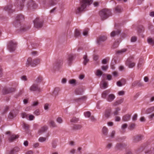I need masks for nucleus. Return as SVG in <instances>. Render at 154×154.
<instances>
[{
    "mask_svg": "<svg viewBox=\"0 0 154 154\" xmlns=\"http://www.w3.org/2000/svg\"><path fill=\"white\" fill-rule=\"evenodd\" d=\"M126 51V50L125 49H122L120 50H119L116 52L117 54H122L123 52H125Z\"/></svg>",
    "mask_w": 154,
    "mask_h": 154,
    "instance_id": "obj_45",
    "label": "nucleus"
},
{
    "mask_svg": "<svg viewBox=\"0 0 154 154\" xmlns=\"http://www.w3.org/2000/svg\"><path fill=\"white\" fill-rule=\"evenodd\" d=\"M153 111H154V106L147 108L146 111V113L147 114H149Z\"/></svg>",
    "mask_w": 154,
    "mask_h": 154,
    "instance_id": "obj_21",
    "label": "nucleus"
},
{
    "mask_svg": "<svg viewBox=\"0 0 154 154\" xmlns=\"http://www.w3.org/2000/svg\"><path fill=\"white\" fill-rule=\"evenodd\" d=\"M18 151V147H15L11 151L10 154H13L14 153V151L15 152H17Z\"/></svg>",
    "mask_w": 154,
    "mask_h": 154,
    "instance_id": "obj_39",
    "label": "nucleus"
},
{
    "mask_svg": "<svg viewBox=\"0 0 154 154\" xmlns=\"http://www.w3.org/2000/svg\"><path fill=\"white\" fill-rule=\"evenodd\" d=\"M83 92V90L82 88L77 89L75 91V93L77 95L82 94Z\"/></svg>",
    "mask_w": 154,
    "mask_h": 154,
    "instance_id": "obj_25",
    "label": "nucleus"
},
{
    "mask_svg": "<svg viewBox=\"0 0 154 154\" xmlns=\"http://www.w3.org/2000/svg\"><path fill=\"white\" fill-rule=\"evenodd\" d=\"M120 110V109L119 107H117L116 108L115 110L113 112L114 115H118L119 114V112Z\"/></svg>",
    "mask_w": 154,
    "mask_h": 154,
    "instance_id": "obj_34",
    "label": "nucleus"
},
{
    "mask_svg": "<svg viewBox=\"0 0 154 154\" xmlns=\"http://www.w3.org/2000/svg\"><path fill=\"white\" fill-rule=\"evenodd\" d=\"M17 45V43L16 42H14L12 41H11L9 42L8 46V49L10 51H13L15 49Z\"/></svg>",
    "mask_w": 154,
    "mask_h": 154,
    "instance_id": "obj_6",
    "label": "nucleus"
},
{
    "mask_svg": "<svg viewBox=\"0 0 154 154\" xmlns=\"http://www.w3.org/2000/svg\"><path fill=\"white\" fill-rule=\"evenodd\" d=\"M99 15L101 20H104L111 15V11L108 9H104L100 11Z\"/></svg>",
    "mask_w": 154,
    "mask_h": 154,
    "instance_id": "obj_3",
    "label": "nucleus"
},
{
    "mask_svg": "<svg viewBox=\"0 0 154 154\" xmlns=\"http://www.w3.org/2000/svg\"><path fill=\"white\" fill-rule=\"evenodd\" d=\"M120 32L121 31L119 29L117 31H113L111 33L110 35L111 37H114L116 35L119 34Z\"/></svg>",
    "mask_w": 154,
    "mask_h": 154,
    "instance_id": "obj_22",
    "label": "nucleus"
},
{
    "mask_svg": "<svg viewBox=\"0 0 154 154\" xmlns=\"http://www.w3.org/2000/svg\"><path fill=\"white\" fill-rule=\"evenodd\" d=\"M115 10L117 12H120L121 11V8L120 6H118L115 8Z\"/></svg>",
    "mask_w": 154,
    "mask_h": 154,
    "instance_id": "obj_50",
    "label": "nucleus"
},
{
    "mask_svg": "<svg viewBox=\"0 0 154 154\" xmlns=\"http://www.w3.org/2000/svg\"><path fill=\"white\" fill-rule=\"evenodd\" d=\"M25 0H19L20 2L21 1H22V3H21L20 5L19 6H18V8H19V10H21L22 9L23 7V6H24L23 5V3L24 2Z\"/></svg>",
    "mask_w": 154,
    "mask_h": 154,
    "instance_id": "obj_33",
    "label": "nucleus"
},
{
    "mask_svg": "<svg viewBox=\"0 0 154 154\" xmlns=\"http://www.w3.org/2000/svg\"><path fill=\"white\" fill-rule=\"evenodd\" d=\"M15 116V115H14L13 112H11L9 115L8 117L10 119H12Z\"/></svg>",
    "mask_w": 154,
    "mask_h": 154,
    "instance_id": "obj_53",
    "label": "nucleus"
},
{
    "mask_svg": "<svg viewBox=\"0 0 154 154\" xmlns=\"http://www.w3.org/2000/svg\"><path fill=\"white\" fill-rule=\"evenodd\" d=\"M24 20V17L22 14H19L16 17V20L13 23L14 25L17 27H19L22 31H25L30 28L29 26L26 27L23 23Z\"/></svg>",
    "mask_w": 154,
    "mask_h": 154,
    "instance_id": "obj_1",
    "label": "nucleus"
},
{
    "mask_svg": "<svg viewBox=\"0 0 154 154\" xmlns=\"http://www.w3.org/2000/svg\"><path fill=\"white\" fill-rule=\"evenodd\" d=\"M103 134L105 135H107L108 131V130L107 127L105 126L103 127L102 130Z\"/></svg>",
    "mask_w": 154,
    "mask_h": 154,
    "instance_id": "obj_24",
    "label": "nucleus"
},
{
    "mask_svg": "<svg viewBox=\"0 0 154 154\" xmlns=\"http://www.w3.org/2000/svg\"><path fill=\"white\" fill-rule=\"evenodd\" d=\"M73 60V56L72 54L69 55L67 57V63L69 65H70L71 64Z\"/></svg>",
    "mask_w": 154,
    "mask_h": 154,
    "instance_id": "obj_14",
    "label": "nucleus"
},
{
    "mask_svg": "<svg viewBox=\"0 0 154 154\" xmlns=\"http://www.w3.org/2000/svg\"><path fill=\"white\" fill-rule=\"evenodd\" d=\"M137 115L136 114H134L132 117V120L133 121H136L137 119Z\"/></svg>",
    "mask_w": 154,
    "mask_h": 154,
    "instance_id": "obj_58",
    "label": "nucleus"
},
{
    "mask_svg": "<svg viewBox=\"0 0 154 154\" xmlns=\"http://www.w3.org/2000/svg\"><path fill=\"white\" fill-rule=\"evenodd\" d=\"M33 23L34 27L37 28H40L42 26L43 20L39 18H36Z\"/></svg>",
    "mask_w": 154,
    "mask_h": 154,
    "instance_id": "obj_5",
    "label": "nucleus"
},
{
    "mask_svg": "<svg viewBox=\"0 0 154 154\" xmlns=\"http://www.w3.org/2000/svg\"><path fill=\"white\" fill-rule=\"evenodd\" d=\"M62 61L60 60H57L55 63L54 66L55 67H59L62 64Z\"/></svg>",
    "mask_w": 154,
    "mask_h": 154,
    "instance_id": "obj_29",
    "label": "nucleus"
},
{
    "mask_svg": "<svg viewBox=\"0 0 154 154\" xmlns=\"http://www.w3.org/2000/svg\"><path fill=\"white\" fill-rule=\"evenodd\" d=\"M137 40V38L135 36H133L131 37V41L132 42H135Z\"/></svg>",
    "mask_w": 154,
    "mask_h": 154,
    "instance_id": "obj_57",
    "label": "nucleus"
},
{
    "mask_svg": "<svg viewBox=\"0 0 154 154\" xmlns=\"http://www.w3.org/2000/svg\"><path fill=\"white\" fill-rule=\"evenodd\" d=\"M135 124L134 123L131 124L129 126V128L130 129H133L135 128Z\"/></svg>",
    "mask_w": 154,
    "mask_h": 154,
    "instance_id": "obj_52",
    "label": "nucleus"
},
{
    "mask_svg": "<svg viewBox=\"0 0 154 154\" xmlns=\"http://www.w3.org/2000/svg\"><path fill=\"white\" fill-rule=\"evenodd\" d=\"M23 127L26 130H27L29 128V125L26 124L24 123Z\"/></svg>",
    "mask_w": 154,
    "mask_h": 154,
    "instance_id": "obj_44",
    "label": "nucleus"
},
{
    "mask_svg": "<svg viewBox=\"0 0 154 154\" xmlns=\"http://www.w3.org/2000/svg\"><path fill=\"white\" fill-rule=\"evenodd\" d=\"M115 134V131H112L111 134V135H110L111 137H114V136Z\"/></svg>",
    "mask_w": 154,
    "mask_h": 154,
    "instance_id": "obj_64",
    "label": "nucleus"
},
{
    "mask_svg": "<svg viewBox=\"0 0 154 154\" xmlns=\"http://www.w3.org/2000/svg\"><path fill=\"white\" fill-rule=\"evenodd\" d=\"M12 5H7L4 8V10L8 11L9 13H11L13 12V10L11 9Z\"/></svg>",
    "mask_w": 154,
    "mask_h": 154,
    "instance_id": "obj_17",
    "label": "nucleus"
},
{
    "mask_svg": "<svg viewBox=\"0 0 154 154\" xmlns=\"http://www.w3.org/2000/svg\"><path fill=\"white\" fill-rule=\"evenodd\" d=\"M131 118V115L129 114H127L124 116L122 118V120L124 121H128Z\"/></svg>",
    "mask_w": 154,
    "mask_h": 154,
    "instance_id": "obj_18",
    "label": "nucleus"
},
{
    "mask_svg": "<svg viewBox=\"0 0 154 154\" xmlns=\"http://www.w3.org/2000/svg\"><path fill=\"white\" fill-rule=\"evenodd\" d=\"M80 32L79 31L78 29H76L75 31V36L76 37H78L80 35Z\"/></svg>",
    "mask_w": 154,
    "mask_h": 154,
    "instance_id": "obj_43",
    "label": "nucleus"
},
{
    "mask_svg": "<svg viewBox=\"0 0 154 154\" xmlns=\"http://www.w3.org/2000/svg\"><path fill=\"white\" fill-rule=\"evenodd\" d=\"M115 98V96L113 94H110L106 98L107 100L109 102H111Z\"/></svg>",
    "mask_w": 154,
    "mask_h": 154,
    "instance_id": "obj_12",
    "label": "nucleus"
},
{
    "mask_svg": "<svg viewBox=\"0 0 154 154\" xmlns=\"http://www.w3.org/2000/svg\"><path fill=\"white\" fill-rule=\"evenodd\" d=\"M121 120L120 118L118 116H116L115 117V121L116 122L119 121Z\"/></svg>",
    "mask_w": 154,
    "mask_h": 154,
    "instance_id": "obj_62",
    "label": "nucleus"
},
{
    "mask_svg": "<svg viewBox=\"0 0 154 154\" xmlns=\"http://www.w3.org/2000/svg\"><path fill=\"white\" fill-rule=\"evenodd\" d=\"M110 92L109 90H107L103 92L102 94V97L104 99H106L107 95Z\"/></svg>",
    "mask_w": 154,
    "mask_h": 154,
    "instance_id": "obj_15",
    "label": "nucleus"
},
{
    "mask_svg": "<svg viewBox=\"0 0 154 154\" xmlns=\"http://www.w3.org/2000/svg\"><path fill=\"white\" fill-rule=\"evenodd\" d=\"M83 58L84 59L83 63L84 65H86L89 61V60L88 58V56L86 55L83 56Z\"/></svg>",
    "mask_w": 154,
    "mask_h": 154,
    "instance_id": "obj_23",
    "label": "nucleus"
},
{
    "mask_svg": "<svg viewBox=\"0 0 154 154\" xmlns=\"http://www.w3.org/2000/svg\"><path fill=\"white\" fill-rule=\"evenodd\" d=\"M29 90L31 91H39L40 88L37 84H33L29 88Z\"/></svg>",
    "mask_w": 154,
    "mask_h": 154,
    "instance_id": "obj_7",
    "label": "nucleus"
},
{
    "mask_svg": "<svg viewBox=\"0 0 154 154\" xmlns=\"http://www.w3.org/2000/svg\"><path fill=\"white\" fill-rule=\"evenodd\" d=\"M75 81L74 79H71L69 81V82L70 84H73L75 83Z\"/></svg>",
    "mask_w": 154,
    "mask_h": 154,
    "instance_id": "obj_63",
    "label": "nucleus"
},
{
    "mask_svg": "<svg viewBox=\"0 0 154 154\" xmlns=\"http://www.w3.org/2000/svg\"><path fill=\"white\" fill-rule=\"evenodd\" d=\"M126 65L129 68H132L134 67L135 65V63L134 62H132L128 59L126 62Z\"/></svg>",
    "mask_w": 154,
    "mask_h": 154,
    "instance_id": "obj_11",
    "label": "nucleus"
},
{
    "mask_svg": "<svg viewBox=\"0 0 154 154\" xmlns=\"http://www.w3.org/2000/svg\"><path fill=\"white\" fill-rule=\"evenodd\" d=\"M101 84H102V87L104 88H106L108 87V83L105 81H102L101 82Z\"/></svg>",
    "mask_w": 154,
    "mask_h": 154,
    "instance_id": "obj_31",
    "label": "nucleus"
},
{
    "mask_svg": "<svg viewBox=\"0 0 154 154\" xmlns=\"http://www.w3.org/2000/svg\"><path fill=\"white\" fill-rule=\"evenodd\" d=\"M46 140V138L43 137H40L38 139V141L40 142L45 141Z\"/></svg>",
    "mask_w": 154,
    "mask_h": 154,
    "instance_id": "obj_46",
    "label": "nucleus"
},
{
    "mask_svg": "<svg viewBox=\"0 0 154 154\" xmlns=\"http://www.w3.org/2000/svg\"><path fill=\"white\" fill-rule=\"evenodd\" d=\"M128 126V125L127 124H123L121 127V128L122 130H125L126 129Z\"/></svg>",
    "mask_w": 154,
    "mask_h": 154,
    "instance_id": "obj_49",
    "label": "nucleus"
},
{
    "mask_svg": "<svg viewBox=\"0 0 154 154\" xmlns=\"http://www.w3.org/2000/svg\"><path fill=\"white\" fill-rule=\"evenodd\" d=\"M123 102V100L122 99H121L118 100L113 103V105L114 106H116L117 105H119L122 103Z\"/></svg>",
    "mask_w": 154,
    "mask_h": 154,
    "instance_id": "obj_28",
    "label": "nucleus"
},
{
    "mask_svg": "<svg viewBox=\"0 0 154 154\" xmlns=\"http://www.w3.org/2000/svg\"><path fill=\"white\" fill-rule=\"evenodd\" d=\"M107 38V37L105 36H100L97 38V43L98 44L100 45L102 42L106 41Z\"/></svg>",
    "mask_w": 154,
    "mask_h": 154,
    "instance_id": "obj_9",
    "label": "nucleus"
},
{
    "mask_svg": "<svg viewBox=\"0 0 154 154\" xmlns=\"http://www.w3.org/2000/svg\"><path fill=\"white\" fill-rule=\"evenodd\" d=\"M119 43L118 41H116L112 45V48H117L119 45Z\"/></svg>",
    "mask_w": 154,
    "mask_h": 154,
    "instance_id": "obj_36",
    "label": "nucleus"
},
{
    "mask_svg": "<svg viewBox=\"0 0 154 154\" xmlns=\"http://www.w3.org/2000/svg\"><path fill=\"white\" fill-rule=\"evenodd\" d=\"M85 116L86 117H89L91 116V113L89 111H87L84 113Z\"/></svg>",
    "mask_w": 154,
    "mask_h": 154,
    "instance_id": "obj_38",
    "label": "nucleus"
},
{
    "mask_svg": "<svg viewBox=\"0 0 154 154\" xmlns=\"http://www.w3.org/2000/svg\"><path fill=\"white\" fill-rule=\"evenodd\" d=\"M21 116L23 118H26L27 119H28V114H27L26 113H22L21 114Z\"/></svg>",
    "mask_w": 154,
    "mask_h": 154,
    "instance_id": "obj_37",
    "label": "nucleus"
},
{
    "mask_svg": "<svg viewBox=\"0 0 154 154\" xmlns=\"http://www.w3.org/2000/svg\"><path fill=\"white\" fill-rule=\"evenodd\" d=\"M43 79V78L41 76H38L36 79V81L37 82H41Z\"/></svg>",
    "mask_w": 154,
    "mask_h": 154,
    "instance_id": "obj_41",
    "label": "nucleus"
},
{
    "mask_svg": "<svg viewBox=\"0 0 154 154\" xmlns=\"http://www.w3.org/2000/svg\"><path fill=\"white\" fill-rule=\"evenodd\" d=\"M108 68L107 66H102V69L103 70H106Z\"/></svg>",
    "mask_w": 154,
    "mask_h": 154,
    "instance_id": "obj_59",
    "label": "nucleus"
},
{
    "mask_svg": "<svg viewBox=\"0 0 154 154\" xmlns=\"http://www.w3.org/2000/svg\"><path fill=\"white\" fill-rule=\"evenodd\" d=\"M102 73L103 72L101 71L99 69H97V70L95 74L97 76H101L102 75Z\"/></svg>",
    "mask_w": 154,
    "mask_h": 154,
    "instance_id": "obj_35",
    "label": "nucleus"
},
{
    "mask_svg": "<svg viewBox=\"0 0 154 154\" xmlns=\"http://www.w3.org/2000/svg\"><path fill=\"white\" fill-rule=\"evenodd\" d=\"M37 5L33 1H30L29 2L28 4V7L29 9H34L36 8Z\"/></svg>",
    "mask_w": 154,
    "mask_h": 154,
    "instance_id": "obj_10",
    "label": "nucleus"
},
{
    "mask_svg": "<svg viewBox=\"0 0 154 154\" xmlns=\"http://www.w3.org/2000/svg\"><path fill=\"white\" fill-rule=\"evenodd\" d=\"M18 135L14 134L10 135L9 138V141L10 142H11L18 138Z\"/></svg>",
    "mask_w": 154,
    "mask_h": 154,
    "instance_id": "obj_16",
    "label": "nucleus"
},
{
    "mask_svg": "<svg viewBox=\"0 0 154 154\" xmlns=\"http://www.w3.org/2000/svg\"><path fill=\"white\" fill-rule=\"evenodd\" d=\"M88 29H85L83 32V34L84 35H87L88 33Z\"/></svg>",
    "mask_w": 154,
    "mask_h": 154,
    "instance_id": "obj_55",
    "label": "nucleus"
},
{
    "mask_svg": "<svg viewBox=\"0 0 154 154\" xmlns=\"http://www.w3.org/2000/svg\"><path fill=\"white\" fill-rule=\"evenodd\" d=\"M98 58L99 57L97 55H94L93 57V59L95 61L97 60L98 59Z\"/></svg>",
    "mask_w": 154,
    "mask_h": 154,
    "instance_id": "obj_60",
    "label": "nucleus"
},
{
    "mask_svg": "<svg viewBox=\"0 0 154 154\" xmlns=\"http://www.w3.org/2000/svg\"><path fill=\"white\" fill-rule=\"evenodd\" d=\"M40 113V112L38 109L36 110L34 112V114L36 116L39 115Z\"/></svg>",
    "mask_w": 154,
    "mask_h": 154,
    "instance_id": "obj_54",
    "label": "nucleus"
},
{
    "mask_svg": "<svg viewBox=\"0 0 154 154\" xmlns=\"http://www.w3.org/2000/svg\"><path fill=\"white\" fill-rule=\"evenodd\" d=\"M125 144H123L121 143H118L117 144L116 146V149H120L122 148L125 146Z\"/></svg>",
    "mask_w": 154,
    "mask_h": 154,
    "instance_id": "obj_20",
    "label": "nucleus"
},
{
    "mask_svg": "<svg viewBox=\"0 0 154 154\" xmlns=\"http://www.w3.org/2000/svg\"><path fill=\"white\" fill-rule=\"evenodd\" d=\"M49 123V125L50 127H56V124L53 120H50Z\"/></svg>",
    "mask_w": 154,
    "mask_h": 154,
    "instance_id": "obj_27",
    "label": "nucleus"
},
{
    "mask_svg": "<svg viewBox=\"0 0 154 154\" xmlns=\"http://www.w3.org/2000/svg\"><path fill=\"white\" fill-rule=\"evenodd\" d=\"M82 128L81 125H75L73 126V129L75 130L80 129Z\"/></svg>",
    "mask_w": 154,
    "mask_h": 154,
    "instance_id": "obj_32",
    "label": "nucleus"
},
{
    "mask_svg": "<svg viewBox=\"0 0 154 154\" xmlns=\"http://www.w3.org/2000/svg\"><path fill=\"white\" fill-rule=\"evenodd\" d=\"M141 139V135H138L134 137L133 140L134 142H136L140 140Z\"/></svg>",
    "mask_w": 154,
    "mask_h": 154,
    "instance_id": "obj_19",
    "label": "nucleus"
},
{
    "mask_svg": "<svg viewBox=\"0 0 154 154\" xmlns=\"http://www.w3.org/2000/svg\"><path fill=\"white\" fill-rule=\"evenodd\" d=\"M50 2L51 5H54L56 4V0H49Z\"/></svg>",
    "mask_w": 154,
    "mask_h": 154,
    "instance_id": "obj_48",
    "label": "nucleus"
},
{
    "mask_svg": "<svg viewBox=\"0 0 154 154\" xmlns=\"http://www.w3.org/2000/svg\"><path fill=\"white\" fill-rule=\"evenodd\" d=\"M154 117V113L151 114V115H150L148 116L149 118L150 119V120H152L153 118Z\"/></svg>",
    "mask_w": 154,
    "mask_h": 154,
    "instance_id": "obj_56",
    "label": "nucleus"
},
{
    "mask_svg": "<svg viewBox=\"0 0 154 154\" xmlns=\"http://www.w3.org/2000/svg\"><path fill=\"white\" fill-rule=\"evenodd\" d=\"M15 88H5L3 90L2 92L4 94H5L14 92L15 91Z\"/></svg>",
    "mask_w": 154,
    "mask_h": 154,
    "instance_id": "obj_8",
    "label": "nucleus"
},
{
    "mask_svg": "<svg viewBox=\"0 0 154 154\" xmlns=\"http://www.w3.org/2000/svg\"><path fill=\"white\" fill-rule=\"evenodd\" d=\"M35 118L34 116L32 115L28 114L29 120H33Z\"/></svg>",
    "mask_w": 154,
    "mask_h": 154,
    "instance_id": "obj_47",
    "label": "nucleus"
},
{
    "mask_svg": "<svg viewBox=\"0 0 154 154\" xmlns=\"http://www.w3.org/2000/svg\"><path fill=\"white\" fill-rule=\"evenodd\" d=\"M111 112V109L106 110L105 113V116L106 117H109L110 114Z\"/></svg>",
    "mask_w": 154,
    "mask_h": 154,
    "instance_id": "obj_26",
    "label": "nucleus"
},
{
    "mask_svg": "<svg viewBox=\"0 0 154 154\" xmlns=\"http://www.w3.org/2000/svg\"><path fill=\"white\" fill-rule=\"evenodd\" d=\"M39 146V143H34L33 145V147L35 148L38 147Z\"/></svg>",
    "mask_w": 154,
    "mask_h": 154,
    "instance_id": "obj_61",
    "label": "nucleus"
},
{
    "mask_svg": "<svg viewBox=\"0 0 154 154\" xmlns=\"http://www.w3.org/2000/svg\"><path fill=\"white\" fill-rule=\"evenodd\" d=\"M147 42L150 45H154V41L150 38H148Z\"/></svg>",
    "mask_w": 154,
    "mask_h": 154,
    "instance_id": "obj_30",
    "label": "nucleus"
},
{
    "mask_svg": "<svg viewBox=\"0 0 154 154\" xmlns=\"http://www.w3.org/2000/svg\"><path fill=\"white\" fill-rule=\"evenodd\" d=\"M143 63V60H140L139 61V62L137 65V67L138 68H140L141 67Z\"/></svg>",
    "mask_w": 154,
    "mask_h": 154,
    "instance_id": "obj_40",
    "label": "nucleus"
},
{
    "mask_svg": "<svg viewBox=\"0 0 154 154\" xmlns=\"http://www.w3.org/2000/svg\"><path fill=\"white\" fill-rule=\"evenodd\" d=\"M48 129V127L47 126H44L42 127L38 131V133L39 134H42L44 132L46 131Z\"/></svg>",
    "mask_w": 154,
    "mask_h": 154,
    "instance_id": "obj_13",
    "label": "nucleus"
},
{
    "mask_svg": "<svg viewBox=\"0 0 154 154\" xmlns=\"http://www.w3.org/2000/svg\"><path fill=\"white\" fill-rule=\"evenodd\" d=\"M40 60L39 59L37 58L32 60L31 58H29L26 63V66L28 67L31 66L32 67H34L38 64L40 63Z\"/></svg>",
    "mask_w": 154,
    "mask_h": 154,
    "instance_id": "obj_4",
    "label": "nucleus"
},
{
    "mask_svg": "<svg viewBox=\"0 0 154 154\" xmlns=\"http://www.w3.org/2000/svg\"><path fill=\"white\" fill-rule=\"evenodd\" d=\"M78 119L76 118L75 117H74L70 121L72 122L76 123L78 121Z\"/></svg>",
    "mask_w": 154,
    "mask_h": 154,
    "instance_id": "obj_42",
    "label": "nucleus"
},
{
    "mask_svg": "<svg viewBox=\"0 0 154 154\" xmlns=\"http://www.w3.org/2000/svg\"><path fill=\"white\" fill-rule=\"evenodd\" d=\"M92 3V0H81V7L77 8L76 13L83 11L86 7L87 5H90Z\"/></svg>",
    "mask_w": 154,
    "mask_h": 154,
    "instance_id": "obj_2",
    "label": "nucleus"
},
{
    "mask_svg": "<svg viewBox=\"0 0 154 154\" xmlns=\"http://www.w3.org/2000/svg\"><path fill=\"white\" fill-rule=\"evenodd\" d=\"M57 121L59 123H61L63 122V120L61 117H59L57 119Z\"/></svg>",
    "mask_w": 154,
    "mask_h": 154,
    "instance_id": "obj_51",
    "label": "nucleus"
}]
</instances>
